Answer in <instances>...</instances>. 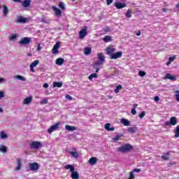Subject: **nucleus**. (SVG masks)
Returning a JSON list of instances; mask_svg holds the SVG:
<instances>
[{
	"label": "nucleus",
	"instance_id": "obj_52",
	"mask_svg": "<svg viewBox=\"0 0 179 179\" xmlns=\"http://www.w3.org/2000/svg\"><path fill=\"white\" fill-rule=\"evenodd\" d=\"M37 51H41V44L38 43L37 47Z\"/></svg>",
	"mask_w": 179,
	"mask_h": 179
},
{
	"label": "nucleus",
	"instance_id": "obj_29",
	"mask_svg": "<svg viewBox=\"0 0 179 179\" xmlns=\"http://www.w3.org/2000/svg\"><path fill=\"white\" fill-rule=\"evenodd\" d=\"M0 152H1V153H6V152H8V148H6V146H5L3 145H0Z\"/></svg>",
	"mask_w": 179,
	"mask_h": 179
},
{
	"label": "nucleus",
	"instance_id": "obj_38",
	"mask_svg": "<svg viewBox=\"0 0 179 179\" xmlns=\"http://www.w3.org/2000/svg\"><path fill=\"white\" fill-rule=\"evenodd\" d=\"M97 76H98V75H97V73H92V74H91L90 76H89V79H90V80H93V78H97Z\"/></svg>",
	"mask_w": 179,
	"mask_h": 179
},
{
	"label": "nucleus",
	"instance_id": "obj_27",
	"mask_svg": "<svg viewBox=\"0 0 179 179\" xmlns=\"http://www.w3.org/2000/svg\"><path fill=\"white\" fill-rule=\"evenodd\" d=\"M91 53H92V48H85L84 49V54H85V55H90Z\"/></svg>",
	"mask_w": 179,
	"mask_h": 179
},
{
	"label": "nucleus",
	"instance_id": "obj_58",
	"mask_svg": "<svg viewBox=\"0 0 179 179\" xmlns=\"http://www.w3.org/2000/svg\"><path fill=\"white\" fill-rule=\"evenodd\" d=\"M48 83H45L44 85H43V87H45V89H47V88H48Z\"/></svg>",
	"mask_w": 179,
	"mask_h": 179
},
{
	"label": "nucleus",
	"instance_id": "obj_50",
	"mask_svg": "<svg viewBox=\"0 0 179 179\" xmlns=\"http://www.w3.org/2000/svg\"><path fill=\"white\" fill-rule=\"evenodd\" d=\"M174 59H176V56L170 57L169 59V60L171 62H173V61H174Z\"/></svg>",
	"mask_w": 179,
	"mask_h": 179
},
{
	"label": "nucleus",
	"instance_id": "obj_61",
	"mask_svg": "<svg viewBox=\"0 0 179 179\" xmlns=\"http://www.w3.org/2000/svg\"><path fill=\"white\" fill-rule=\"evenodd\" d=\"M136 35H137V36H141V31H139L138 32H137V33L136 34Z\"/></svg>",
	"mask_w": 179,
	"mask_h": 179
},
{
	"label": "nucleus",
	"instance_id": "obj_34",
	"mask_svg": "<svg viewBox=\"0 0 179 179\" xmlns=\"http://www.w3.org/2000/svg\"><path fill=\"white\" fill-rule=\"evenodd\" d=\"M175 138H179V125L174 130Z\"/></svg>",
	"mask_w": 179,
	"mask_h": 179
},
{
	"label": "nucleus",
	"instance_id": "obj_44",
	"mask_svg": "<svg viewBox=\"0 0 179 179\" xmlns=\"http://www.w3.org/2000/svg\"><path fill=\"white\" fill-rule=\"evenodd\" d=\"M145 115H146V112L145 111H142L140 115H139V117L140 118H143V117H145Z\"/></svg>",
	"mask_w": 179,
	"mask_h": 179
},
{
	"label": "nucleus",
	"instance_id": "obj_19",
	"mask_svg": "<svg viewBox=\"0 0 179 179\" xmlns=\"http://www.w3.org/2000/svg\"><path fill=\"white\" fill-rule=\"evenodd\" d=\"M164 79H169V80H177V78L176 77V76H173L170 73H167L165 76Z\"/></svg>",
	"mask_w": 179,
	"mask_h": 179
},
{
	"label": "nucleus",
	"instance_id": "obj_60",
	"mask_svg": "<svg viewBox=\"0 0 179 179\" xmlns=\"http://www.w3.org/2000/svg\"><path fill=\"white\" fill-rule=\"evenodd\" d=\"M171 64V62H170L169 60L167 62V63H166V65L167 66H169V65H170Z\"/></svg>",
	"mask_w": 179,
	"mask_h": 179
},
{
	"label": "nucleus",
	"instance_id": "obj_32",
	"mask_svg": "<svg viewBox=\"0 0 179 179\" xmlns=\"http://www.w3.org/2000/svg\"><path fill=\"white\" fill-rule=\"evenodd\" d=\"M0 138L1 139H6V138H8V135L5 131H0Z\"/></svg>",
	"mask_w": 179,
	"mask_h": 179
},
{
	"label": "nucleus",
	"instance_id": "obj_63",
	"mask_svg": "<svg viewBox=\"0 0 179 179\" xmlns=\"http://www.w3.org/2000/svg\"><path fill=\"white\" fill-rule=\"evenodd\" d=\"M0 113H3V109H2V108H0Z\"/></svg>",
	"mask_w": 179,
	"mask_h": 179
},
{
	"label": "nucleus",
	"instance_id": "obj_12",
	"mask_svg": "<svg viewBox=\"0 0 179 179\" xmlns=\"http://www.w3.org/2000/svg\"><path fill=\"white\" fill-rule=\"evenodd\" d=\"M59 47H61V43L59 42H57L52 49V54L57 55L58 50H59Z\"/></svg>",
	"mask_w": 179,
	"mask_h": 179
},
{
	"label": "nucleus",
	"instance_id": "obj_10",
	"mask_svg": "<svg viewBox=\"0 0 179 179\" xmlns=\"http://www.w3.org/2000/svg\"><path fill=\"white\" fill-rule=\"evenodd\" d=\"M59 122H57L56 124H55L54 125L51 126L48 129V134H52V132H54V131H57V129L59 127Z\"/></svg>",
	"mask_w": 179,
	"mask_h": 179
},
{
	"label": "nucleus",
	"instance_id": "obj_46",
	"mask_svg": "<svg viewBox=\"0 0 179 179\" xmlns=\"http://www.w3.org/2000/svg\"><path fill=\"white\" fill-rule=\"evenodd\" d=\"M113 141H114V142H117V141H120V136H116L115 137H113Z\"/></svg>",
	"mask_w": 179,
	"mask_h": 179
},
{
	"label": "nucleus",
	"instance_id": "obj_1",
	"mask_svg": "<svg viewBox=\"0 0 179 179\" xmlns=\"http://www.w3.org/2000/svg\"><path fill=\"white\" fill-rule=\"evenodd\" d=\"M105 61H106V57H104V55L103 53H99L98 61L93 64V68L96 69V73H99V71H100V68L99 67L101 66V65L104 64Z\"/></svg>",
	"mask_w": 179,
	"mask_h": 179
},
{
	"label": "nucleus",
	"instance_id": "obj_18",
	"mask_svg": "<svg viewBox=\"0 0 179 179\" xmlns=\"http://www.w3.org/2000/svg\"><path fill=\"white\" fill-rule=\"evenodd\" d=\"M21 3L24 8H29V6H30V4L31 3V1L30 0H24V1H22Z\"/></svg>",
	"mask_w": 179,
	"mask_h": 179
},
{
	"label": "nucleus",
	"instance_id": "obj_64",
	"mask_svg": "<svg viewBox=\"0 0 179 179\" xmlns=\"http://www.w3.org/2000/svg\"><path fill=\"white\" fill-rule=\"evenodd\" d=\"M176 7L179 9V3L178 4H176Z\"/></svg>",
	"mask_w": 179,
	"mask_h": 179
},
{
	"label": "nucleus",
	"instance_id": "obj_11",
	"mask_svg": "<svg viewBox=\"0 0 179 179\" xmlns=\"http://www.w3.org/2000/svg\"><path fill=\"white\" fill-rule=\"evenodd\" d=\"M165 124L166 125H176L177 124V117H171L170 121L166 122Z\"/></svg>",
	"mask_w": 179,
	"mask_h": 179
},
{
	"label": "nucleus",
	"instance_id": "obj_31",
	"mask_svg": "<svg viewBox=\"0 0 179 179\" xmlns=\"http://www.w3.org/2000/svg\"><path fill=\"white\" fill-rule=\"evenodd\" d=\"M31 100H32L31 96L25 98L24 100V104H30V103H31Z\"/></svg>",
	"mask_w": 179,
	"mask_h": 179
},
{
	"label": "nucleus",
	"instance_id": "obj_53",
	"mask_svg": "<svg viewBox=\"0 0 179 179\" xmlns=\"http://www.w3.org/2000/svg\"><path fill=\"white\" fill-rule=\"evenodd\" d=\"M131 114H133V115H135L136 114V110L135 108L131 109Z\"/></svg>",
	"mask_w": 179,
	"mask_h": 179
},
{
	"label": "nucleus",
	"instance_id": "obj_13",
	"mask_svg": "<svg viewBox=\"0 0 179 179\" xmlns=\"http://www.w3.org/2000/svg\"><path fill=\"white\" fill-rule=\"evenodd\" d=\"M38 62H40L39 60H35L30 64L29 68L31 72H34V68L38 65Z\"/></svg>",
	"mask_w": 179,
	"mask_h": 179
},
{
	"label": "nucleus",
	"instance_id": "obj_49",
	"mask_svg": "<svg viewBox=\"0 0 179 179\" xmlns=\"http://www.w3.org/2000/svg\"><path fill=\"white\" fill-rule=\"evenodd\" d=\"M133 173H141V169H134Z\"/></svg>",
	"mask_w": 179,
	"mask_h": 179
},
{
	"label": "nucleus",
	"instance_id": "obj_40",
	"mask_svg": "<svg viewBox=\"0 0 179 179\" xmlns=\"http://www.w3.org/2000/svg\"><path fill=\"white\" fill-rule=\"evenodd\" d=\"M127 131L129 132L130 134H134L136 132L135 128L134 127H129L127 129Z\"/></svg>",
	"mask_w": 179,
	"mask_h": 179
},
{
	"label": "nucleus",
	"instance_id": "obj_24",
	"mask_svg": "<svg viewBox=\"0 0 179 179\" xmlns=\"http://www.w3.org/2000/svg\"><path fill=\"white\" fill-rule=\"evenodd\" d=\"M89 163H90V164H92V166H94V164L96 163H97V158H96V157H91L89 159Z\"/></svg>",
	"mask_w": 179,
	"mask_h": 179
},
{
	"label": "nucleus",
	"instance_id": "obj_16",
	"mask_svg": "<svg viewBox=\"0 0 179 179\" xmlns=\"http://www.w3.org/2000/svg\"><path fill=\"white\" fill-rule=\"evenodd\" d=\"M114 6L117 9H122V8H125V6H127V4H125V3L117 2L115 3Z\"/></svg>",
	"mask_w": 179,
	"mask_h": 179
},
{
	"label": "nucleus",
	"instance_id": "obj_6",
	"mask_svg": "<svg viewBox=\"0 0 179 179\" xmlns=\"http://www.w3.org/2000/svg\"><path fill=\"white\" fill-rule=\"evenodd\" d=\"M86 36H87V27H84L79 32V37L81 40H83Z\"/></svg>",
	"mask_w": 179,
	"mask_h": 179
},
{
	"label": "nucleus",
	"instance_id": "obj_4",
	"mask_svg": "<svg viewBox=\"0 0 179 179\" xmlns=\"http://www.w3.org/2000/svg\"><path fill=\"white\" fill-rule=\"evenodd\" d=\"M31 43V38L24 37L19 41L20 45H29Z\"/></svg>",
	"mask_w": 179,
	"mask_h": 179
},
{
	"label": "nucleus",
	"instance_id": "obj_22",
	"mask_svg": "<svg viewBox=\"0 0 179 179\" xmlns=\"http://www.w3.org/2000/svg\"><path fill=\"white\" fill-rule=\"evenodd\" d=\"M120 122L124 125V127H129L130 122L128 120L122 118L120 120Z\"/></svg>",
	"mask_w": 179,
	"mask_h": 179
},
{
	"label": "nucleus",
	"instance_id": "obj_48",
	"mask_svg": "<svg viewBox=\"0 0 179 179\" xmlns=\"http://www.w3.org/2000/svg\"><path fill=\"white\" fill-rule=\"evenodd\" d=\"M5 97V93L2 91H0V100L1 99H3Z\"/></svg>",
	"mask_w": 179,
	"mask_h": 179
},
{
	"label": "nucleus",
	"instance_id": "obj_39",
	"mask_svg": "<svg viewBox=\"0 0 179 179\" xmlns=\"http://www.w3.org/2000/svg\"><path fill=\"white\" fill-rule=\"evenodd\" d=\"M169 156L170 153L167 152L166 155L162 156V159H163L164 160H168Z\"/></svg>",
	"mask_w": 179,
	"mask_h": 179
},
{
	"label": "nucleus",
	"instance_id": "obj_55",
	"mask_svg": "<svg viewBox=\"0 0 179 179\" xmlns=\"http://www.w3.org/2000/svg\"><path fill=\"white\" fill-rule=\"evenodd\" d=\"M66 99H67L68 100H72V96H71L70 95H66Z\"/></svg>",
	"mask_w": 179,
	"mask_h": 179
},
{
	"label": "nucleus",
	"instance_id": "obj_15",
	"mask_svg": "<svg viewBox=\"0 0 179 179\" xmlns=\"http://www.w3.org/2000/svg\"><path fill=\"white\" fill-rule=\"evenodd\" d=\"M72 150L74 151H69V153L75 159H78V157H79V153L76 152V148H73Z\"/></svg>",
	"mask_w": 179,
	"mask_h": 179
},
{
	"label": "nucleus",
	"instance_id": "obj_33",
	"mask_svg": "<svg viewBox=\"0 0 179 179\" xmlns=\"http://www.w3.org/2000/svg\"><path fill=\"white\" fill-rule=\"evenodd\" d=\"M16 38H17V34H14L11 36H9V41H14V40H16Z\"/></svg>",
	"mask_w": 179,
	"mask_h": 179
},
{
	"label": "nucleus",
	"instance_id": "obj_54",
	"mask_svg": "<svg viewBox=\"0 0 179 179\" xmlns=\"http://www.w3.org/2000/svg\"><path fill=\"white\" fill-rule=\"evenodd\" d=\"M4 82H5V78H0V85H1V83H4Z\"/></svg>",
	"mask_w": 179,
	"mask_h": 179
},
{
	"label": "nucleus",
	"instance_id": "obj_28",
	"mask_svg": "<svg viewBox=\"0 0 179 179\" xmlns=\"http://www.w3.org/2000/svg\"><path fill=\"white\" fill-rule=\"evenodd\" d=\"M62 85H64V83H62V82H54L53 83V87H62Z\"/></svg>",
	"mask_w": 179,
	"mask_h": 179
},
{
	"label": "nucleus",
	"instance_id": "obj_57",
	"mask_svg": "<svg viewBox=\"0 0 179 179\" xmlns=\"http://www.w3.org/2000/svg\"><path fill=\"white\" fill-rule=\"evenodd\" d=\"M105 31H111V29H110L108 27H106L105 28Z\"/></svg>",
	"mask_w": 179,
	"mask_h": 179
},
{
	"label": "nucleus",
	"instance_id": "obj_62",
	"mask_svg": "<svg viewBox=\"0 0 179 179\" xmlns=\"http://www.w3.org/2000/svg\"><path fill=\"white\" fill-rule=\"evenodd\" d=\"M136 107H138V104L136 103L134 104V108H136Z\"/></svg>",
	"mask_w": 179,
	"mask_h": 179
},
{
	"label": "nucleus",
	"instance_id": "obj_7",
	"mask_svg": "<svg viewBox=\"0 0 179 179\" xmlns=\"http://www.w3.org/2000/svg\"><path fill=\"white\" fill-rule=\"evenodd\" d=\"M116 51L117 49L114 46H109L106 49V54L110 57Z\"/></svg>",
	"mask_w": 179,
	"mask_h": 179
},
{
	"label": "nucleus",
	"instance_id": "obj_51",
	"mask_svg": "<svg viewBox=\"0 0 179 179\" xmlns=\"http://www.w3.org/2000/svg\"><path fill=\"white\" fill-rule=\"evenodd\" d=\"M113 2V0H106L107 5H111Z\"/></svg>",
	"mask_w": 179,
	"mask_h": 179
},
{
	"label": "nucleus",
	"instance_id": "obj_5",
	"mask_svg": "<svg viewBox=\"0 0 179 179\" xmlns=\"http://www.w3.org/2000/svg\"><path fill=\"white\" fill-rule=\"evenodd\" d=\"M31 149H35L36 150H38L43 145L40 141H32L29 145Z\"/></svg>",
	"mask_w": 179,
	"mask_h": 179
},
{
	"label": "nucleus",
	"instance_id": "obj_30",
	"mask_svg": "<svg viewBox=\"0 0 179 179\" xmlns=\"http://www.w3.org/2000/svg\"><path fill=\"white\" fill-rule=\"evenodd\" d=\"M65 129H66V131H70L76 130V127L73 126H69V125H66Z\"/></svg>",
	"mask_w": 179,
	"mask_h": 179
},
{
	"label": "nucleus",
	"instance_id": "obj_37",
	"mask_svg": "<svg viewBox=\"0 0 179 179\" xmlns=\"http://www.w3.org/2000/svg\"><path fill=\"white\" fill-rule=\"evenodd\" d=\"M59 8H60V9H62V10H65V9H66L65 3H64V2H60L59 4Z\"/></svg>",
	"mask_w": 179,
	"mask_h": 179
},
{
	"label": "nucleus",
	"instance_id": "obj_45",
	"mask_svg": "<svg viewBox=\"0 0 179 179\" xmlns=\"http://www.w3.org/2000/svg\"><path fill=\"white\" fill-rule=\"evenodd\" d=\"M176 94H175V97L177 101H179V91H176Z\"/></svg>",
	"mask_w": 179,
	"mask_h": 179
},
{
	"label": "nucleus",
	"instance_id": "obj_59",
	"mask_svg": "<svg viewBox=\"0 0 179 179\" xmlns=\"http://www.w3.org/2000/svg\"><path fill=\"white\" fill-rule=\"evenodd\" d=\"M13 2H19L20 3H21L22 0H13Z\"/></svg>",
	"mask_w": 179,
	"mask_h": 179
},
{
	"label": "nucleus",
	"instance_id": "obj_3",
	"mask_svg": "<svg viewBox=\"0 0 179 179\" xmlns=\"http://www.w3.org/2000/svg\"><path fill=\"white\" fill-rule=\"evenodd\" d=\"M117 150L119 152H121L122 153H127V152L132 150V145H131L130 144H125L118 148Z\"/></svg>",
	"mask_w": 179,
	"mask_h": 179
},
{
	"label": "nucleus",
	"instance_id": "obj_8",
	"mask_svg": "<svg viewBox=\"0 0 179 179\" xmlns=\"http://www.w3.org/2000/svg\"><path fill=\"white\" fill-rule=\"evenodd\" d=\"M122 57V52H115L110 57V59H118V58H121Z\"/></svg>",
	"mask_w": 179,
	"mask_h": 179
},
{
	"label": "nucleus",
	"instance_id": "obj_43",
	"mask_svg": "<svg viewBox=\"0 0 179 179\" xmlns=\"http://www.w3.org/2000/svg\"><path fill=\"white\" fill-rule=\"evenodd\" d=\"M138 75H139V76L143 77V76H145V75H146V73L143 71H140L138 72Z\"/></svg>",
	"mask_w": 179,
	"mask_h": 179
},
{
	"label": "nucleus",
	"instance_id": "obj_21",
	"mask_svg": "<svg viewBox=\"0 0 179 179\" xmlns=\"http://www.w3.org/2000/svg\"><path fill=\"white\" fill-rule=\"evenodd\" d=\"M9 8L6 5H3V16H8Z\"/></svg>",
	"mask_w": 179,
	"mask_h": 179
},
{
	"label": "nucleus",
	"instance_id": "obj_56",
	"mask_svg": "<svg viewBox=\"0 0 179 179\" xmlns=\"http://www.w3.org/2000/svg\"><path fill=\"white\" fill-rule=\"evenodd\" d=\"M154 100L155 101H159V100H160V98L159 96H155Z\"/></svg>",
	"mask_w": 179,
	"mask_h": 179
},
{
	"label": "nucleus",
	"instance_id": "obj_35",
	"mask_svg": "<svg viewBox=\"0 0 179 179\" xmlns=\"http://www.w3.org/2000/svg\"><path fill=\"white\" fill-rule=\"evenodd\" d=\"M122 89V85H119L116 87V89L114 90V92L117 94L120 93V90Z\"/></svg>",
	"mask_w": 179,
	"mask_h": 179
},
{
	"label": "nucleus",
	"instance_id": "obj_20",
	"mask_svg": "<svg viewBox=\"0 0 179 179\" xmlns=\"http://www.w3.org/2000/svg\"><path fill=\"white\" fill-rule=\"evenodd\" d=\"M22 169V159L20 158L17 159V167L15 169V171L20 170Z\"/></svg>",
	"mask_w": 179,
	"mask_h": 179
},
{
	"label": "nucleus",
	"instance_id": "obj_26",
	"mask_svg": "<svg viewBox=\"0 0 179 179\" xmlns=\"http://www.w3.org/2000/svg\"><path fill=\"white\" fill-rule=\"evenodd\" d=\"M111 127V124H110V123H107V124H105V129L107 131H113L115 129L114 127Z\"/></svg>",
	"mask_w": 179,
	"mask_h": 179
},
{
	"label": "nucleus",
	"instance_id": "obj_25",
	"mask_svg": "<svg viewBox=\"0 0 179 179\" xmlns=\"http://www.w3.org/2000/svg\"><path fill=\"white\" fill-rule=\"evenodd\" d=\"M64 62H65V60L61 57L56 59V65L61 66L64 64Z\"/></svg>",
	"mask_w": 179,
	"mask_h": 179
},
{
	"label": "nucleus",
	"instance_id": "obj_2",
	"mask_svg": "<svg viewBox=\"0 0 179 179\" xmlns=\"http://www.w3.org/2000/svg\"><path fill=\"white\" fill-rule=\"evenodd\" d=\"M66 170H70L71 173V178L72 179H79V173L78 171H75V167L73 165L67 164L64 166Z\"/></svg>",
	"mask_w": 179,
	"mask_h": 179
},
{
	"label": "nucleus",
	"instance_id": "obj_9",
	"mask_svg": "<svg viewBox=\"0 0 179 179\" xmlns=\"http://www.w3.org/2000/svg\"><path fill=\"white\" fill-rule=\"evenodd\" d=\"M29 167L31 171H36V170H38L40 166L37 162L30 163L29 164Z\"/></svg>",
	"mask_w": 179,
	"mask_h": 179
},
{
	"label": "nucleus",
	"instance_id": "obj_42",
	"mask_svg": "<svg viewBox=\"0 0 179 179\" xmlns=\"http://www.w3.org/2000/svg\"><path fill=\"white\" fill-rule=\"evenodd\" d=\"M48 103V99L47 98H44L42 101H41V104H47Z\"/></svg>",
	"mask_w": 179,
	"mask_h": 179
},
{
	"label": "nucleus",
	"instance_id": "obj_17",
	"mask_svg": "<svg viewBox=\"0 0 179 179\" xmlns=\"http://www.w3.org/2000/svg\"><path fill=\"white\" fill-rule=\"evenodd\" d=\"M52 9H53V10L55 12V15L57 17H61L62 15V12L61 11V10H59V8H57L55 6H53L52 7Z\"/></svg>",
	"mask_w": 179,
	"mask_h": 179
},
{
	"label": "nucleus",
	"instance_id": "obj_23",
	"mask_svg": "<svg viewBox=\"0 0 179 179\" xmlns=\"http://www.w3.org/2000/svg\"><path fill=\"white\" fill-rule=\"evenodd\" d=\"M14 79H17V80H22V82H26V78L20 75L14 76Z\"/></svg>",
	"mask_w": 179,
	"mask_h": 179
},
{
	"label": "nucleus",
	"instance_id": "obj_14",
	"mask_svg": "<svg viewBox=\"0 0 179 179\" xmlns=\"http://www.w3.org/2000/svg\"><path fill=\"white\" fill-rule=\"evenodd\" d=\"M26 22H27V19L22 16H17L15 20V23H26Z\"/></svg>",
	"mask_w": 179,
	"mask_h": 179
},
{
	"label": "nucleus",
	"instance_id": "obj_41",
	"mask_svg": "<svg viewBox=\"0 0 179 179\" xmlns=\"http://www.w3.org/2000/svg\"><path fill=\"white\" fill-rule=\"evenodd\" d=\"M132 11H131V10H128L127 13H126V17H131L132 16Z\"/></svg>",
	"mask_w": 179,
	"mask_h": 179
},
{
	"label": "nucleus",
	"instance_id": "obj_36",
	"mask_svg": "<svg viewBox=\"0 0 179 179\" xmlns=\"http://www.w3.org/2000/svg\"><path fill=\"white\" fill-rule=\"evenodd\" d=\"M103 41L105 43H110V41H111V36H106L103 38Z\"/></svg>",
	"mask_w": 179,
	"mask_h": 179
},
{
	"label": "nucleus",
	"instance_id": "obj_47",
	"mask_svg": "<svg viewBox=\"0 0 179 179\" xmlns=\"http://www.w3.org/2000/svg\"><path fill=\"white\" fill-rule=\"evenodd\" d=\"M130 179H135V176L134 175V171L130 172L129 173Z\"/></svg>",
	"mask_w": 179,
	"mask_h": 179
}]
</instances>
